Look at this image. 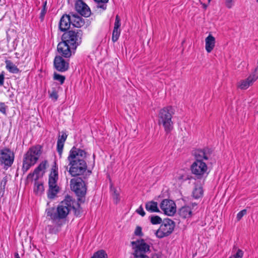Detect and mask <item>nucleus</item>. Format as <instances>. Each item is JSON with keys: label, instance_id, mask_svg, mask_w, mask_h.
I'll return each instance as SVG.
<instances>
[{"label": "nucleus", "instance_id": "nucleus-1", "mask_svg": "<svg viewBox=\"0 0 258 258\" xmlns=\"http://www.w3.org/2000/svg\"><path fill=\"white\" fill-rule=\"evenodd\" d=\"M86 153L85 151L73 147L70 150L68 157L69 172L72 176L77 177L83 175L86 172L87 165L85 159Z\"/></svg>", "mask_w": 258, "mask_h": 258}, {"label": "nucleus", "instance_id": "nucleus-2", "mask_svg": "<svg viewBox=\"0 0 258 258\" xmlns=\"http://www.w3.org/2000/svg\"><path fill=\"white\" fill-rule=\"evenodd\" d=\"M74 201L70 196H67L58 206L57 209L49 208L46 210L47 216L53 221L64 219L72 209Z\"/></svg>", "mask_w": 258, "mask_h": 258}, {"label": "nucleus", "instance_id": "nucleus-3", "mask_svg": "<svg viewBox=\"0 0 258 258\" xmlns=\"http://www.w3.org/2000/svg\"><path fill=\"white\" fill-rule=\"evenodd\" d=\"M174 108L168 106L161 109L158 115V124L162 125L166 133L171 132L173 129L172 115L174 114Z\"/></svg>", "mask_w": 258, "mask_h": 258}, {"label": "nucleus", "instance_id": "nucleus-4", "mask_svg": "<svg viewBox=\"0 0 258 258\" xmlns=\"http://www.w3.org/2000/svg\"><path fill=\"white\" fill-rule=\"evenodd\" d=\"M41 154L40 146H33L28 150L24 156L22 170L26 172L30 168L34 165Z\"/></svg>", "mask_w": 258, "mask_h": 258}, {"label": "nucleus", "instance_id": "nucleus-5", "mask_svg": "<svg viewBox=\"0 0 258 258\" xmlns=\"http://www.w3.org/2000/svg\"><path fill=\"white\" fill-rule=\"evenodd\" d=\"M82 35L83 33L81 30H69L62 34L61 40L71 46L72 50H75L81 43Z\"/></svg>", "mask_w": 258, "mask_h": 258}, {"label": "nucleus", "instance_id": "nucleus-6", "mask_svg": "<svg viewBox=\"0 0 258 258\" xmlns=\"http://www.w3.org/2000/svg\"><path fill=\"white\" fill-rule=\"evenodd\" d=\"M57 180L58 172L57 168L55 165L52 168L49 176L48 197L49 199H53L59 191V187L56 183Z\"/></svg>", "mask_w": 258, "mask_h": 258}, {"label": "nucleus", "instance_id": "nucleus-7", "mask_svg": "<svg viewBox=\"0 0 258 258\" xmlns=\"http://www.w3.org/2000/svg\"><path fill=\"white\" fill-rule=\"evenodd\" d=\"M131 244L135 249L134 255L135 258H149L145 253L150 251V246L145 242L144 239L132 241Z\"/></svg>", "mask_w": 258, "mask_h": 258}, {"label": "nucleus", "instance_id": "nucleus-8", "mask_svg": "<svg viewBox=\"0 0 258 258\" xmlns=\"http://www.w3.org/2000/svg\"><path fill=\"white\" fill-rule=\"evenodd\" d=\"M70 187L78 197H83L86 194V185L82 177L72 178L70 181Z\"/></svg>", "mask_w": 258, "mask_h": 258}, {"label": "nucleus", "instance_id": "nucleus-9", "mask_svg": "<svg viewBox=\"0 0 258 258\" xmlns=\"http://www.w3.org/2000/svg\"><path fill=\"white\" fill-rule=\"evenodd\" d=\"M174 227L175 223L173 221L169 218L164 219L156 232V236L159 238L168 236L173 232Z\"/></svg>", "mask_w": 258, "mask_h": 258}, {"label": "nucleus", "instance_id": "nucleus-10", "mask_svg": "<svg viewBox=\"0 0 258 258\" xmlns=\"http://www.w3.org/2000/svg\"><path fill=\"white\" fill-rule=\"evenodd\" d=\"M192 173L198 179L206 177L208 174V167L203 161H195L191 165Z\"/></svg>", "mask_w": 258, "mask_h": 258}, {"label": "nucleus", "instance_id": "nucleus-11", "mask_svg": "<svg viewBox=\"0 0 258 258\" xmlns=\"http://www.w3.org/2000/svg\"><path fill=\"white\" fill-rule=\"evenodd\" d=\"M15 155L10 149L5 148L0 150V162L7 167H11L14 161Z\"/></svg>", "mask_w": 258, "mask_h": 258}, {"label": "nucleus", "instance_id": "nucleus-12", "mask_svg": "<svg viewBox=\"0 0 258 258\" xmlns=\"http://www.w3.org/2000/svg\"><path fill=\"white\" fill-rule=\"evenodd\" d=\"M160 206L164 213L168 216H173L176 211V205L174 201L171 200H163Z\"/></svg>", "mask_w": 258, "mask_h": 258}, {"label": "nucleus", "instance_id": "nucleus-13", "mask_svg": "<svg viewBox=\"0 0 258 258\" xmlns=\"http://www.w3.org/2000/svg\"><path fill=\"white\" fill-rule=\"evenodd\" d=\"M212 150L208 148L203 149H197L194 151V155L196 161H203L208 160L212 154Z\"/></svg>", "mask_w": 258, "mask_h": 258}, {"label": "nucleus", "instance_id": "nucleus-14", "mask_svg": "<svg viewBox=\"0 0 258 258\" xmlns=\"http://www.w3.org/2000/svg\"><path fill=\"white\" fill-rule=\"evenodd\" d=\"M57 50L61 57L69 58L72 55V48L71 46H69L67 43H65L62 40L58 44Z\"/></svg>", "mask_w": 258, "mask_h": 258}, {"label": "nucleus", "instance_id": "nucleus-15", "mask_svg": "<svg viewBox=\"0 0 258 258\" xmlns=\"http://www.w3.org/2000/svg\"><path fill=\"white\" fill-rule=\"evenodd\" d=\"M77 12L83 16L88 17L91 15L89 7L82 0H78L75 4Z\"/></svg>", "mask_w": 258, "mask_h": 258}, {"label": "nucleus", "instance_id": "nucleus-16", "mask_svg": "<svg viewBox=\"0 0 258 258\" xmlns=\"http://www.w3.org/2000/svg\"><path fill=\"white\" fill-rule=\"evenodd\" d=\"M53 63L55 69L60 72H64L67 71L69 68V62L66 61L60 55L55 57Z\"/></svg>", "mask_w": 258, "mask_h": 258}, {"label": "nucleus", "instance_id": "nucleus-17", "mask_svg": "<svg viewBox=\"0 0 258 258\" xmlns=\"http://www.w3.org/2000/svg\"><path fill=\"white\" fill-rule=\"evenodd\" d=\"M72 23V20L71 17L69 15H63L59 21V28L61 31H65L68 30L71 24Z\"/></svg>", "mask_w": 258, "mask_h": 258}, {"label": "nucleus", "instance_id": "nucleus-18", "mask_svg": "<svg viewBox=\"0 0 258 258\" xmlns=\"http://www.w3.org/2000/svg\"><path fill=\"white\" fill-rule=\"evenodd\" d=\"M61 134L62 135L61 136H58L57 142V151L60 157H61L64 143L68 137L66 133L62 132Z\"/></svg>", "mask_w": 258, "mask_h": 258}, {"label": "nucleus", "instance_id": "nucleus-19", "mask_svg": "<svg viewBox=\"0 0 258 258\" xmlns=\"http://www.w3.org/2000/svg\"><path fill=\"white\" fill-rule=\"evenodd\" d=\"M256 80L252 76L250 75L246 79L241 80L238 83V87L242 90L247 89L250 86L252 85L253 83Z\"/></svg>", "mask_w": 258, "mask_h": 258}, {"label": "nucleus", "instance_id": "nucleus-20", "mask_svg": "<svg viewBox=\"0 0 258 258\" xmlns=\"http://www.w3.org/2000/svg\"><path fill=\"white\" fill-rule=\"evenodd\" d=\"M216 40L214 36L209 34L205 39V49L207 52H211L215 46Z\"/></svg>", "mask_w": 258, "mask_h": 258}, {"label": "nucleus", "instance_id": "nucleus-21", "mask_svg": "<svg viewBox=\"0 0 258 258\" xmlns=\"http://www.w3.org/2000/svg\"><path fill=\"white\" fill-rule=\"evenodd\" d=\"M47 163L46 161H43L41 162L38 166L35 168L33 173H30L28 174L27 178H31L33 176H35V180H36L38 179V174L41 171L44 170L46 168V164Z\"/></svg>", "mask_w": 258, "mask_h": 258}, {"label": "nucleus", "instance_id": "nucleus-22", "mask_svg": "<svg viewBox=\"0 0 258 258\" xmlns=\"http://www.w3.org/2000/svg\"><path fill=\"white\" fill-rule=\"evenodd\" d=\"M47 163L46 161H43L41 162L38 166L35 168L33 173H30L28 174L27 178H31L33 176H35V180H36L38 179V174L41 171L44 170L46 168V164Z\"/></svg>", "mask_w": 258, "mask_h": 258}, {"label": "nucleus", "instance_id": "nucleus-23", "mask_svg": "<svg viewBox=\"0 0 258 258\" xmlns=\"http://www.w3.org/2000/svg\"><path fill=\"white\" fill-rule=\"evenodd\" d=\"M47 163L46 161H43L41 162L38 166L35 168L33 173H30L28 174L27 178H31L33 176H35V180H36L38 179V174L41 171L44 170L46 168V164Z\"/></svg>", "mask_w": 258, "mask_h": 258}, {"label": "nucleus", "instance_id": "nucleus-24", "mask_svg": "<svg viewBox=\"0 0 258 258\" xmlns=\"http://www.w3.org/2000/svg\"><path fill=\"white\" fill-rule=\"evenodd\" d=\"M72 25L77 28H80L84 25V21L81 17L75 15H72Z\"/></svg>", "mask_w": 258, "mask_h": 258}, {"label": "nucleus", "instance_id": "nucleus-25", "mask_svg": "<svg viewBox=\"0 0 258 258\" xmlns=\"http://www.w3.org/2000/svg\"><path fill=\"white\" fill-rule=\"evenodd\" d=\"M191 210L188 206H184L180 209L179 211V216L183 218H187L191 217Z\"/></svg>", "mask_w": 258, "mask_h": 258}, {"label": "nucleus", "instance_id": "nucleus-26", "mask_svg": "<svg viewBox=\"0 0 258 258\" xmlns=\"http://www.w3.org/2000/svg\"><path fill=\"white\" fill-rule=\"evenodd\" d=\"M6 68L11 73L17 74L20 71L17 67L10 60H6Z\"/></svg>", "mask_w": 258, "mask_h": 258}, {"label": "nucleus", "instance_id": "nucleus-27", "mask_svg": "<svg viewBox=\"0 0 258 258\" xmlns=\"http://www.w3.org/2000/svg\"><path fill=\"white\" fill-rule=\"evenodd\" d=\"M146 209L151 213L159 212L160 211L158 208V204L154 201L148 202L146 204Z\"/></svg>", "mask_w": 258, "mask_h": 258}, {"label": "nucleus", "instance_id": "nucleus-28", "mask_svg": "<svg viewBox=\"0 0 258 258\" xmlns=\"http://www.w3.org/2000/svg\"><path fill=\"white\" fill-rule=\"evenodd\" d=\"M203 192V189L201 187H196L192 191V196L196 199H199L202 196Z\"/></svg>", "mask_w": 258, "mask_h": 258}, {"label": "nucleus", "instance_id": "nucleus-29", "mask_svg": "<svg viewBox=\"0 0 258 258\" xmlns=\"http://www.w3.org/2000/svg\"><path fill=\"white\" fill-rule=\"evenodd\" d=\"M34 190L37 195H40L44 191L43 185L41 183L35 182Z\"/></svg>", "mask_w": 258, "mask_h": 258}, {"label": "nucleus", "instance_id": "nucleus-30", "mask_svg": "<svg viewBox=\"0 0 258 258\" xmlns=\"http://www.w3.org/2000/svg\"><path fill=\"white\" fill-rule=\"evenodd\" d=\"M111 191L112 192V197L113 198V200L116 204L118 203V202L119 201V194L118 191L115 188L112 187V185H111L110 187Z\"/></svg>", "mask_w": 258, "mask_h": 258}, {"label": "nucleus", "instance_id": "nucleus-31", "mask_svg": "<svg viewBox=\"0 0 258 258\" xmlns=\"http://www.w3.org/2000/svg\"><path fill=\"white\" fill-rule=\"evenodd\" d=\"M91 258H107V255L103 250L95 252Z\"/></svg>", "mask_w": 258, "mask_h": 258}, {"label": "nucleus", "instance_id": "nucleus-32", "mask_svg": "<svg viewBox=\"0 0 258 258\" xmlns=\"http://www.w3.org/2000/svg\"><path fill=\"white\" fill-rule=\"evenodd\" d=\"M120 34V29H113L112 32V40L113 42H116L119 37Z\"/></svg>", "mask_w": 258, "mask_h": 258}, {"label": "nucleus", "instance_id": "nucleus-33", "mask_svg": "<svg viewBox=\"0 0 258 258\" xmlns=\"http://www.w3.org/2000/svg\"><path fill=\"white\" fill-rule=\"evenodd\" d=\"M150 221L153 225L160 224L162 222V219L158 216H153L151 217Z\"/></svg>", "mask_w": 258, "mask_h": 258}, {"label": "nucleus", "instance_id": "nucleus-34", "mask_svg": "<svg viewBox=\"0 0 258 258\" xmlns=\"http://www.w3.org/2000/svg\"><path fill=\"white\" fill-rule=\"evenodd\" d=\"M98 3V8L105 10L106 9V4L108 2V0H94Z\"/></svg>", "mask_w": 258, "mask_h": 258}, {"label": "nucleus", "instance_id": "nucleus-35", "mask_svg": "<svg viewBox=\"0 0 258 258\" xmlns=\"http://www.w3.org/2000/svg\"><path fill=\"white\" fill-rule=\"evenodd\" d=\"M53 79L55 80L59 81L60 84H62L64 82L66 78L64 76L54 73L53 75Z\"/></svg>", "mask_w": 258, "mask_h": 258}, {"label": "nucleus", "instance_id": "nucleus-36", "mask_svg": "<svg viewBox=\"0 0 258 258\" xmlns=\"http://www.w3.org/2000/svg\"><path fill=\"white\" fill-rule=\"evenodd\" d=\"M46 4H47L46 1L44 2L43 4V8L41 11L40 15V19L41 21H42L44 20V16L46 13V11H47Z\"/></svg>", "mask_w": 258, "mask_h": 258}, {"label": "nucleus", "instance_id": "nucleus-37", "mask_svg": "<svg viewBox=\"0 0 258 258\" xmlns=\"http://www.w3.org/2000/svg\"><path fill=\"white\" fill-rule=\"evenodd\" d=\"M243 255V251L241 249H238L236 252L231 256L229 258H242Z\"/></svg>", "mask_w": 258, "mask_h": 258}, {"label": "nucleus", "instance_id": "nucleus-38", "mask_svg": "<svg viewBox=\"0 0 258 258\" xmlns=\"http://www.w3.org/2000/svg\"><path fill=\"white\" fill-rule=\"evenodd\" d=\"M120 25V20L119 17L118 16V15H116L115 17V21L114 23V28L119 29Z\"/></svg>", "mask_w": 258, "mask_h": 258}, {"label": "nucleus", "instance_id": "nucleus-39", "mask_svg": "<svg viewBox=\"0 0 258 258\" xmlns=\"http://www.w3.org/2000/svg\"><path fill=\"white\" fill-rule=\"evenodd\" d=\"M8 176L6 175L3 178V179L2 180V181H1V183H0V185H1V187L3 189H5V187H6V184L7 183V181H8Z\"/></svg>", "mask_w": 258, "mask_h": 258}, {"label": "nucleus", "instance_id": "nucleus-40", "mask_svg": "<svg viewBox=\"0 0 258 258\" xmlns=\"http://www.w3.org/2000/svg\"><path fill=\"white\" fill-rule=\"evenodd\" d=\"M246 213L247 211L245 209L242 210V211H240L237 215L236 218L237 220L239 221L244 215H246Z\"/></svg>", "mask_w": 258, "mask_h": 258}, {"label": "nucleus", "instance_id": "nucleus-41", "mask_svg": "<svg viewBox=\"0 0 258 258\" xmlns=\"http://www.w3.org/2000/svg\"><path fill=\"white\" fill-rule=\"evenodd\" d=\"M7 106L5 105V103L3 102H0V111L3 113L4 114H6V109H7Z\"/></svg>", "mask_w": 258, "mask_h": 258}, {"label": "nucleus", "instance_id": "nucleus-42", "mask_svg": "<svg viewBox=\"0 0 258 258\" xmlns=\"http://www.w3.org/2000/svg\"><path fill=\"white\" fill-rule=\"evenodd\" d=\"M78 205V207L79 208L78 209H76L75 208L74 206H73V204L72 205V209H74V212H75V214L77 216H80L81 214V212H82V210L81 209H80V205L79 204Z\"/></svg>", "mask_w": 258, "mask_h": 258}, {"label": "nucleus", "instance_id": "nucleus-43", "mask_svg": "<svg viewBox=\"0 0 258 258\" xmlns=\"http://www.w3.org/2000/svg\"><path fill=\"white\" fill-rule=\"evenodd\" d=\"M136 212L142 216H144L146 214L142 206H141L137 210Z\"/></svg>", "mask_w": 258, "mask_h": 258}, {"label": "nucleus", "instance_id": "nucleus-44", "mask_svg": "<svg viewBox=\"0 0 258 258\" xmlns=\"http://www.w3.org/2000/svg\"><path fill=\"white\" fill-rule=\"evenodd\" d=\"M135 234L136 235L141 236L142 235V228L140 226H138L135 231Z\"/></svg>", "mask_w": 258, "mask_h": 258}, {"label": "nucleus", "instance_id": "nucleus-45", "mask_svg": "<svg viewBox=\"0 0 258 258\" xmlns=\"http://www.w3.org/2000/svg\"><path fill=\"white\" fill-rule=\"evenodd\" d=\"M233 0H225V5L228 9H231L233 6Z\"/></svg>", "mask_w": 258, "mask_h": 258}, {"label": "nucleus", "instance_id": "nucleus-46", "mask_svg": "<svg viewBox=\"0 0 258 258\" xmlns=\"http://www.w3.org/2000/svg\"><path fill=\"white\" fill-rule=\"evenodd\" d=\"M50 97L51 98L54 99V100H56L58 98V95L55 91H53L50 94Z\"/></svg>", "mask_w": 258, "mask_h": 258}, {"label": "nucleus", "instance_id": "nucleus-47", "mask_svg": "<svg viewBox=\"0 0 258 258\" xmlns=\"http://www.w3.org/2000/svg\"><path fill=\"white\" fill-rule=\"evenodd\" d=\"M5 75L4 72L0 74V86H3L4 84Z\"/></svg>", "mask_w": 258, "mask_h": 258}, {"label": "nucleus", "instance_id": "nucleus-48", "mask_svg": "<svg viewBox=\"0 0 258 258\" xmlns=\"http://www.w3.org/2000/svg\"><path fill=\"white\" fill-rule=\"evenodd\" d=\"M252 75L256 80L258 79V66L255 68L254 72L252 74Z\"/></svg>", "mask_w": 258, "mask_h": 258}, {"label": "nucleus", "instance_id": "nucleus-49", "mask_svg": "<svg viewBox=\"0 0 258 258\" xmlns=\"http://www.w3.org/2000/svg\"><path fill=\"white\" fill-rule=\"evenodd\" d=\"M152 258H162L160 253H154L152 254Z\"/></svg>", "mask_w": 258, "mask_h": 258}, {"label": "nucleus", "instance_id": "nucleus-50", "mask_svg": "<svg viewBox=\"0 0 258 258\" xmlns=\"http://www.w3.org/2000/svg\"><path fill=\"white\" fill-rule=\"evenodd\" d=\"M15 258H20L18 253H15Z\"/></svg>", "mask_w": 258, "mask_h": 258}, {"label": "nucleus", "instance_id": "nucleus-51", "mask_svg": "<svg viewBox=\"0 0 258 258\" xmlns=\"http://www.w3.org/2000/svg\"><path fill=\"white\" fill-rule=\"evenodd\" d=\"M197 204L196 203L192 204V206L194 207L195 206H196Z\"/></svg>", "mask_w": 258, "mask_h": 258}, {"label": "nucleus", "instance_id": "nucleus-52", "mask_svg": "<svg viewBox=\"0 0 258 258\" xmlns=\"http://www.w3.org/2000/svg\"><path fill=\"white\" fill-rule=\"evenodd\" d=\"M178 178H179V179H182V176H180V177H178Z\"/></svg>", "mask_w": 258, "mask_h": 258}, {"label": "nucleus", "instance_id": "nucleus-53", "mask_svg": "<svg viewBox=\"0 0 258 258\" xmlns=\"http://www.w3.org/2000/svg\"><path fill=\"white\" fill-rule=\"evenodd\" d=\"M66 169L68 170V166H66Z\"/></svg>", "mask_w": 258, "mask_h": 258}, {"label": "nucleus", "instance_id": "nucleus-54", "mask_svg": "<svg viewBox=\"0 0 258 258\" xmlns=\"http://www.w3.org/2000/svg\"><path fill=\"white\" fill-rule=\"evenodd\" d=\"M211 0H208L209 2H210Z\"/></svg>", "mask_w": 258, "mask_h": 258}, {"label": "nucleus", "instance_id": "nucleus-55", "mask_svg": "<svg viewBox=\"0 0 258 258\" xmlns=\"http://www.w3.org/2000/svg\"><path fill=\"white\" fill-rule=\"evenodd\" d=\"M257 2H258V0H256Z\"/></svg>", "mask_w": 258, "mask_h": 258}, {"label": "nucleus", "instance_id": "nucleus-56", "mask_svg": "<svg viewBox=\"0 0 258 258\" xmlns=\"http://www.w3.org/2000/svg\"><path fill=\"white\" fill-rule=\"evenodd\" d=\"M257 113H258V111H257Z\"/></svg>", "mask_w": 258, "mask_h": 258}]
</instances>
